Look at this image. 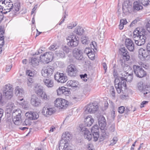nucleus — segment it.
Here are the masks:
<instances>
[{
  "mask_svg": "<svg viewBox=\"0 0 150 150\" xmlns=\"http://www.w3.org/2000/svg\"><path fill=\"white\" fill-rule=\"evenodd\" d=\"M133 73L129 74L127 71H124L121 74L122 76L116 77L114 81L115 85L117 92L120 93L127 89L126 82H131L133 78Z\"/></svg>",
  "mask_w": 150,
  "mask_h": 150,
  "instance_id": "nucleus-1",
  "label": "nucleus"
},
{
  "mask_svg": "<svg viewBox=\"0 0 150 150\" xmlns=\"http://www.w3.org/2000/svg\"><path fill=\"white\" fill-rule=\"evenodd\" d=\"M146 30L141 27L136 28L133 33V38L135 44L141 46L144 44L146 37L145 36Z\"/></svg>",
  "mask_w": 150,
  "mask_h": 150,
  "instance_id": "nucleus-2",
  "label": "nucleus"
},
{
  "mask_svg": "<svg viewBox=\"0 0 150 150\" xmlns=\"http://www.w3.org/2000/svg\"><path fill=\"white\" fill-rule=\"evenodd\" d=\"M41 61L44 64L48 63L52 61L54 58L53 53L51 52H47L40 57Z\"/></svg>",
  "mask_w": 150,
  "mask_h": 150,
  "instance_id": "nucleus-3",
  "label": "nucleus"
},
{
  "mask_svg": "<svg viewBox=\"0 0 150 150\" xmlns=\"http://www.w3.org/2000/svg\"><path fill=\"white\" fill-rule=\"evenodd\" d=\"M13 88L10 84L6 85L3 88V96L7 98V100L10 99L13 96Z\"/></svg>",
  "mask_w": 150,
  "mask_h": 150,
  "instance_id": "nucleus-4",
  "label": "nucleus"
},
{
  "mask_svg": "<svg viewBox=\"0 0 150 150\" xmlns=\"http://www.w3.org/2000/svg\"><path fill=\"white\" fill-rule=\"evenodd\" d=\"M67 40H69L67 43V45L69 46L74 47L78 45L79 39L76 35H73L69 36Z\"/></svg>",
  "mask_w": 150,
  "mask_h": 150,
  "instance_id": "nucleus-5",
  "label": "nucleus"
},
{
  "mask_svg": "<svg viewBox=\"0 0 150 150\" xmlns=\"http://www.w3.org/2000/svg\"><path fill=\"white\" fill-rule=\"evenodd\" d=\"M54 103L55 106L59 109H65L69 104L68 101L62 98L57 99Z\"/></svg>",
  "mask_w": 150,
  "mask_h": 150,
  "instance_id": "nucleus-6",
  "label": "nucleus"
},
{
  "mask_svg": "<svg viewBox=\"0 0 150 150\" xmlns=\"http://www.w3.org/2000/svg\"><path fill=\"white\" fill-rule=\"evenodd\" d=\"M133 71L136 76L142 78L146 76V73L141 66L135 65L133 66Z\"/></svg>",
  "mask_w": 150,
  "mask_h": 150,
  "instance_id": "nucleus-7",
  "label": "nucleus"
},
{
  "mask_svg": "<svg viewBox=\"0 0 150 150\" xmlns=\"http://www.w3.org/2000/svg\"><path fill=\"white\" fill-rule=\"evenodd\" d=\"M137 86L139 90L144 95L150 93V86L144 85L142 81L139 82Z\"/></svg>",
  "mask_w": 150,
  "mask_h": 150,
  "instance_id": "nucleus-8",
  "label": "nucleus"
},
{
  "mask_svg": "<svg viewBox=\"0 0 150 150\" xmlns=\"http://www.w3.org/2000/svg\"><path fill=\"white\" fill-rule=\"evenodd\" d=\"M139 57L142 61H147L149 58L150 55L146 50L142 48L139 50Z\"/></svg>",
  "mask_w": 150,
  "mask_h": 150,
  "instance_id": "nucleus-9",
  "label": "nucleus"
},
{
  "mask_svg": "<svg viewBox=\"0 0 150 150\" xmlns=\"http://www.w3.org/2000/svg\"><path fill=\"white\" fill-rule=\"evenodd\" d=\"M34 90L35 93L42 99L47 100V96L45 92L43 91V87L41 86L37 85L35 86Z\"/></svg>",
  "mask_w": 150,
  "mask_h": 150,
  "instance_id": "nucleus-10",
  "label": "nucleus"
},
{
  "mask_svg": "<svg viewBox=\"0 0 150 150\" xmlns=\"http://www.w3.org/2000/svg\"><path fill=\"white\" fill-rule=\"evenodd\" d=\"M54 69V67L53 66H47L42 70V75L45 77L50 76L53 74Z\"/></svg>",
  "mask_w": 150,
  "mask_h": 150,
  "instance_id": "nucleus-11",
  "label": "nucleus"
},
{
  "mask_svg": "<svg viewBox=\"0 0 150 150\" xmlns=\"http://www.w3.org/2000/svg\"><path fill=\"white\" fill-rule=\"evenodd\" d=\"M98 108V106L97 103L94 102L90 103L85 107V111H87L90 113H93L97 111Z\"/></svg>",
  "mask_w": 150,
  "mask_h": 150,
  "instance_id": "nucleus-12",
  "label": "nucleus"
},
{
  "mask_svg": "<svg viewBox=\"0 0 150 150\" xmlns=\"http://www.w3.org/2000/svg\"><path fill=\"white\" fill-rule=\"evenodd\" d=\"M55 79L61 83H64L67 80V77L63 73L57 72L54 76Z\"/></svg>",
  "mask_w": 150,
  "mask_h": 150,
  "instance_id": "nucleus-13",
  "label": "nucleus"
},
{
  "mask_svg": "<svg viewBox=\"0 0 150 150\" xmlns=\"http://www.w3.org/2000/svg\"><path fill=\"white\" fill-rule=\"evenodd\" d=\"M21 111L20 110L19 112L17 110H14L13 112L12 115H14V114L16 113V117H14L13 121L14 123L17 125H18L21 123Z\"/></svg>",
  "mask_w": 150,
  "mask_h": 150,
  "instance_id": "nucleus-14",
  "label": "nucleus"
},
{
  "mask_svg": "<svg viewBox=\"0 0 150 150\" xmlns=\"http://www.w3.org/2000/svg\"><path fill=\"white\" fill-rule=\"evenodd\" d=\"M55 111L56 110L54 108H50L45 106L43 108L42 113L45 116L48 117L52 115Z\"/></svg>",
  "mask_w": 150,
  "mask_h": 150,
  "instance_id": "nucleus-15",
  "label": "nucleus"
},
{
  "mask_svg": "<svg viewBox=\"0 0 150 150\" xmlns=\"http://www.w3.org/2000/svg\"><path fill=\"white\" fill-rule=\"evenodd\" d=\"M30 103L34 106L38 107L41 105V100L36 95H33L31 97Z\"/></svg>",
  "mask_w": 150,
  "mask_h": 150,
  "instance_id": "nucleus-16",
  "label": "nucleus"
},
{
  "mask_svg": "<svg viewBox=\"0 0 150 150\" xmlns=\"http://www.w3.org/2000/svg\"><path fill=\"white\" fill-rule=\"evenodd\" d=\"M99 127L102 130L106 129V122L105 117L102 115L100 116L98 119Z\"/></svg>",
  "mask_w": 150,
  "mask_h": 150,
  "instance_id": "nucleus-17",
  "label": "nucleus"
},
{
  "mask_svg": "<svg viewBox=\"0 0 150 150\" xmlns=\"http://www.w3.org/2000/svg\"><path fill=\"white\" fill-rule=\"evenodd\" d=\"M81 130L83 133L84 137L85 139L90 141L92 138V135L91 132L85 127L81 128Z\"/></svg>",
  "mask_w": 150,
  "mask_h": 150,
  "instance_id": "nucleus-18",
  "label": "nucleus"
},
{
  "mask_svg": "<svg viewBox=\"0 0 150 150\" xmlns=\"http://www.w3.org/2000/svg\"><path fill=\"white\" fill-rule=\"evenodd\" d=\"M67 71L68 75L71 77L75 76L77 73L76 69L73 65H70L68 67Z\"/></svg>",
  "mask_w": 150,
  "mask_h": 150,
  "instance_id": "nucleus-19",
  "label": "nucleus"
},
{
  "mask_svg": "<svg viewBox=\"0 0 150 150\" xmlns=\"http://www.w3.org/2000/svg\"><path fill=\"white\" fill-rule=\"evenodd\" d=\"M73 55L74 58L76 59L82 61L83 59L82 53L80 50L79 49H75L73 51Z\"/></svg>",
  "mask_w": 150,
  "mask_h": 150,
  "instance_id": "nucleus-20",
  "label": "nucleus"
},
{
  "mask_svg": "<svg viewBox=\"0 0 150 150\" xmlns=\"http://www.w3.org/2000/svg\"><path fill=\"white\" fill-rule=\"evenodd\" d=\"M125 45L127 49L130 51H133L134 50V44L131 39L129 38L126 39Z\"/></svg>",
  "mask_w": 150,
  "mask_h": 150,
  "instance_id": "nucleus-21",
  "label": "nucleus"
},
{
  "mask_svg": "<svg viewBox=\"0 0 150 150\" xmlns=\"http://www.w3.org/2000/svg\"><path fill=\"white\" fill-rule=\"evenodd\" d=\"M57 94L58 95H61L64 94L66 96H68L70 92L67 88L64 86L60 87L57 90Z\"/></svg>",
  "mask_w": 150,
  "mask_h": 150,
  "instance_id": "nucleus-22",
  "label": "nucleus"
},
{
  "mask_svg": "<svg viewBox=\"0 0 150 150\" xmlns=\"http://www.w3.org/2000/svg\"><path fill=\"white\" fill-rule=\"evenodd\" d=\"M4 26H0V46H3L4 45V36L3 35L5 33Z\"/></svg>",
  "mask_w": 150,
  "mask_h": 150,
  "instance_id": "nucleus-23",
  "label": "nucleus"
},
{
  "mask_svg": "<svg viewBox=\"0 0 150 150\" xmlns=\"http://www.w3.org/2000/svg\"><path fill=\"white\" fill-rule=\"evenodd\" d=\"M94 120L91 115H88L85 119V125L88 127H90L92 124Z\"/></svg>",
  "mask_w": 150,
  "mask_h": 150,
  "instance_id": "nucleus-24",
  "label": "nucleus"
},
{
  "mask_svg": "<svg viewBox=\"0 0 150 150\" xmlns=\"http://www.w3.org/2000/svg\"><path fill=\"white\" fill-rule=\"evenodd\" d=\"M71 135L69 132H66L62 134L61 140H63L64 142L66 141L68 143V141L71 139Z\"/></svg>",
  "mask_w": 150,
  "mask_h": 150,
  "instance_id": "nucleus-25",
  "label": "nucleus"
},
{
  "mask_svg": "<svg viewBox=\"0 0 150 150\" xmlns=\"http://www.w3.org/2000/svg\"><path fill=\"white\" fill-rule=\"evenodd\" d=\"M67 146L68 144L66 141V142H64L63 140L60 141L59 145V150H66Z\"/></svg>",
  "mask_w": 150,
  "mask_h": 150,
  "instance_id": "nucleus-26",
  "label": "nucleus"
},
{
  "mask_svg": "<svg viewBox=\"0 0 150 150\" xmlns=\"http://www.w3.org/2000/svg\"><path fill=\"white\" fill-rule=\"evenodd\" d=\"M43 81L45 85L48 88H51L53 86V81L51 79H44Z\"/></svg>",
  "mask_w": 150,
  "mask_h": 150,
  "instance_id": "nucleus-27",
  "label": "nucleus"
},
{
  "mask_svg": "<svg viewBox=\"0 0 150 150\" xmlns=\"http://www.w3.org/2000/svg\"><path fill=\"white\" fill-rule=\"evenodd\" d=\"M123 13L126 14V13L129 11L131 10V6L125 3L122 5Z\"/></svg>",
  "mask_w": 150,
  "mask_h": 150,
  "instance_id": "nucleus-28",
  "label": "nucleus"
},
{
  "mask_svg": "<svg viewBox=\"0 0 150 150\" xmlns=\"http://www.w3.org/2000/svg\"><path fill=\"white\" fill-rule=\"evenodd\" d=\"M84 32V30L83 28L80 26H77L74 31V33L80 35H82Z\"/></svg>",
  "mask_w": 150,
  "mask_h": 150,
  "instance_id": "nucleus-29",
  "label": "nucleus"
},
{
  "mask_svg": "<svg viewBox=\"0 0 150 150\" xmlns=\"http://www.w3.org/2000/svg\"><path fill=\"white\" fill-rule=\"evenodd\" d=\"M30 63L31 65L33 67L37 66L39 64V62L38 58L33 57L31 58Z\"/></svg>",
  "mask_w": 150,
  "mask_h": 150,
  "instance_id": "nucleus-30",
  "label": "nucleus"
},
{
  "mask_svg": "<svg viewBox=\"0 0 150 150\" xmlns=\"http://www.w3.org/2000/svg\"><path fill=\"white\" fill-rule=\"evenodd\" d=\"M78 84L77 81H76L69 80L67 83V86L76 87Z\"/></svg>",
  "mask_w": 150,
  "mask_h": 150,
  "instance_id": "nucleus-31",
  "label": "nucleus"
},
{
  "mask_svg": "<svg viewBox=\"0 0 150 150\" xmlns=\"http://www.w3.org/2000/svg\"><path fill=\"white\" fill-rule=\"evenodd\" d=\"M143 8V6L137 1H135L134 3L133 10L139 11L142 9Z\"/></svg>",
  "mask_w": 150,
  "mask_h": 150,
  "instance_id": "nucleus-32",
  "label": "nucleus"
},
{
  "mask_svg": "<svg viewBox=\"0 0 150 150\" xmlns=\"http://www.w3.org/2000/svg\"><path fill=\"white\" fill-rule=\"evenodd\" d=\"M15 91V94L19 96H22L24 92L23 89L22 88H20L18 86H17L16 88Z\"/></svg>",
  "mask_w": 150,
  "mask_h": 150,
  "instance_id": "nucleus-33",
  "label": "nucleus"
},
{
  "mask_svg": "<svg viewBox=\"0 0 150 150\" xmlns=\"http://www.w3.org/2000/svg\"><path fill=\"white\" fill-rule=\"evenodd\" d=\"M6 6L5 8H4L5 11L6 10H8L9 11H10L12 9H13V5L12 2H8L6 1Z\"/></svg>",
  "mask_w": 150,
  "mask_h": 150,
  "instance_id": "nucleus-34",
  "label": "nucleus"
},
{
  "mask_svg": "<svg viewBox=\"0 0 150 150\" xmlns=\"http://www.w3.org/2000/svg\"><path fill=\"white\" fill-rule=\"evenodd\" d=\"M81 41L83 44L84 45L88 44L90 42V40L88 37L83 36L81 38Z\"/></svg>",
  "mask_w": 150,
  "mask_h": 150,
  "instance_id": "nucleus-35",
  "label": "nucleus"
},
{
  "mask_svg": "<svg viewBox=\"0 0 150 150\" xmlns=\"http://www.w3.org/2000/svg\"><path fill=\"white\" fill-rule=\"evenodd\" d=\"M94 133H91L93 135V138L94 139V141L95 142L97 141L98 138L99 137V130L96 131V130H94Z\"/></svg>",
  "mask_w": 150,
  "mask_h": 150,
  "instance_id": "nucleus-36",
  "label": "nucleus"
},
{
  "mask_svg": "<svg viewBox=\"0 0 150 150\" xmlns=\"http://www.w3.org/2000/svg\"><path fill=\"white\" fill-rule=\"evenodd\" d=\"M55 54L58 57L60 58H64L65 57V53L62 51H56Z\"/></svg>",
  "mask_w": 150,
  "mask_h": 150,
  "instance_id": "nucleus-37",
  "label": "nucleus"
},
{
  "mask_svg": "<svg viewBox=\"0 0 150 150\" xmlns=\"http://www.w3.org/2000/svg\"><path fill=\"white\" fill-rule=\"evenodd\" d=\"M122 54L124 60L128 61L129 59L130 56L129 53L127 51L126 52H124V53H122Z\"/></svg>",
  "mask_w": 150,
  "mask_h": 150,
  "instance_id": "nucleus-38",
  "label": "nucleus"
},
{
  "mask_svg": "<svg viewBox=\"0 0 150 150\" xmlns=\"http://www.w3.org/2000/svg\"><path fill=\"white\" fill-rule=\"evenodd\" d=\"M94 51V50L93 49H92L91 51L89 53L88 52V53L87 54L89 58L92 60L94 59L95 57V55L93 52Z\"/></svg>",
  "mask_w": 150,
  "mask_h": 150,
  "instance_id": "nucleus-39",
  "label": "nucleus"
},
{
  "mask_svg": "<svg viewBox=\"0 0 150 150\" xmlns=\"http://www.w3.org/2000/svg\"><path fill=\"white\" fill-rule=\"evenodd\" d=\"M20 6V4L19 3L17 2L14 4L13 9L14 11L15 10V11H14L15 12H16L19 11Z\"/></svg>",
  "mask_w": 150,
  "mask_h": 150,
  "instance_id": "nucleus-40",
  "label": "nucleus"
},
{
  "mask_svg": "<svg viewBox=\"0 0 150 150\" xmlns=\"http://www.w3.org/2000/svg\"><path fill=\"white\" fill-rule=\"evenodd\" d=\"M32 120H33L27 117V118L25 120L24 122V125H31L32 123Z\"/></svg>",
  "mask_w": 150,
  "mask_h": 150,
  "instance_id": "nucleus-41",
  "label": "nucleus"
},
{
  "mask_svg": "<svg viewBox=\"0 0 150 150\" xmlns=\"http://www.w3.org/2000/svg\"><path fill=\"white\" fill-rule=\"evenodd\" d=\"M59 47L57 45L55 44L52 45L49 47V50L54 51L57 49Z\"/></svg>",
  "mask_w": 150,
  "mask_h": 150,
  "instance_id": "nucleus-42",
  "label": "nucleus"
},
{
  "mask_svg": "<svg viewBox=\"0 0 150 150\" xmlns=\"http://www.w3.org/2000/svg\"><path fill=\"white\" fill-rule=\"evenodd\" d=\"M139 1L144 6H147L149 4V0H139Z\"/></svg>",
  "mask_w": 150,
  "mask_h": 150,
  "instance_id": "nucleus-43",
  "label": "nucleus"
},
{
  "mask_svg": "<svg viewBox=\"0 0 150 150\" xmlns=\"http://www.w3.org/2000/svg\"><path fill=\"white\" fill-rule=\"evenodd\" d=\"M7 99L1 93H0V104H2L5 101V100Z\"/></svg>",
  "mask_w": 150,
  "mask_h": 150,
  "instance_id": "nucleus-44",
  "label": "nucleus"
},
{
  "mask_svg": "<svg viewBox=\"0 0 150 150\" xmlns=\"http://www.w3.org/2000/svg\"><path fill=\"white\" fill-rule=\"evenodd\" d=\"M33 112L31 111L26 112L25 114V115L26 117L32 120Z\"/></svg>",
  "mask_w": 150,
  "mask_h": 150,
  "instance_id": "nucleus-45",
  "label": "nucleus"
},
{
  "mask_svg": "<svg viewBox=\"0 0 150 150\" xmlns=\"http://www.w3.org/2000/svg\"><path fill=\"white\" fill-rule=\"evenodd\" d=\"M117 141V137H114L112 139L110 143L109 144V146H113L115 144Z\"/></svg>",
  "mask_w": 150,
  "mask_h": 150,
  "instance_id": "nucleus-46",
  "label": "nucleus"
},
{
  "mask_svg": "<svg viewBox=\"0 0 150 150\" xmlns=\"http://www.w3.org/2000/svg\"><path fill=\"white\" fill-rule=\"evenodd\" d=\"M118 112L120 114L124 112L125 110V107L123 106H121L118 108Z\"/></svg>",
  "mask_w": 150,
  "mask_h": 150,
  "instance_id": "nucleus-47",
  "label": "nucleus"
},
{
  "mask_svg": "<svg viewBox=\"0 0 150 150\" xmlns=\"http://www.w3.org/2000/svg\"><path fill=\"white\" fill-rule=\"evenodd\" d=\"M32 120H35L37 119L39 117V115L37 113L35 112H33Z\"/></svg>",
  "mask_w": 150,
  "mask_h": 150,
  "instance_id": "nucleus-48",
  "label": "nucleus"
},
{
  "mask_svg": "<svg viewBox=\"0 0 150 150\" xmlns=\"http://www.w3.org/2000/svg\"><path fill=\"white\" fill-rule=\"evenodd\" d=\"M33 82V81L32 79V78H29L28 79V81L27 82L28 86L30 87H32Z\"/></svg>",
  "mask_w": 150,
  "mask_h": 150,
  "instance_id": "nucleus-49",
  "label": "nucleus"
},
{
  "mask_svg": "<svg viewBox=\"0 0 150 150\" xmlns=\"http://www.w3.org/2000/svg\"><path fill=\"white\" fill-rule=\"evenodd\" d=\"M110 92L112 96L114 97H115V92L113 86H112L110 87Z\"/></svg>",
  "mask_w": 150,
  "mask_h": 150,
  "instance_id": "nucleus-50",
  "label": "nucleus"
},
{
  "mask_svg": "<svg viewBox=\"0 0 150 150\" xmlns=\"http://www.w3.org/2000/svg\"><path fill=\"white\" fill-rule=\"evenodd\" d=\"M104 132H103L101 134V136L103 137V139H104L106 138H108L109 136V133H107L105 131V129L103 130Z\"/></svg>",
  "mask_w": 150,
  "mask_h": 150,
  "instance_id": "nucleus-51",
  "label": "nucleus"
},
{
  "mask_svg": "<svg viewBox=\"0 0 150 150\" xmlns=\"http://www.w3.org/2000/svg\"><path fill=\"white\" fill-rule=\"evenodd\" d=\"M87 74H81L80 75L81 78L85 82L87 80Z\"/></svg>",
  "mask_w": 150,
  "mask_h": 150,
  "instance_id": "nucleus-52",
  "label": "nucleus"
},
{
  "mask_svg": "<svg viewBox=\"0 0 150 150\" xmlns=\"http://www.w3.org/2000/svg\"><path fill=\"white\" fill-rule=\"evenodd\" d=\"M26 74L30 77H32L34 76V73L30 70H27L26 71Z\"/></svg>",
  "mask_w": 150,
  "mask_h": 150,
  "instance_id": "nucleus-53",
  "label": "nucleus"
},
{
  "mask_svg": "<svg viewBox=\"0 0 150 150\" xmlns=\"http://www.w3.org/2000/svg\"><path fill=\"white\" fill-rule=\"evenodd\" d=\"M63 50L67 53L69 52V49L68 46H63L62 47Z\"/></svg>",
  "mask_w": 150,
  "mask_h": 150,
  "instance_id": "nucleus-54",
  "label": "nucleus"
},
{
  "mask_svg": "<svg viewBox=\"0 0 150 150\" xmlns=\"http://www.w3.org/2000/svg\"><path fill=\"white\" fill-rule=\"evenodd\" d=\"M91 133H94V132H93L95 131L94 130L98 131L99 130L98 125H95L91 128Z\"/></svg>",
  "mask_w": 150,
  "mask_h": 150,
  "instance_id": "nucleus-55",
  "label": "nucleus"
},
{
  "mask_svg": "<svg viewBox=\"0 0 150 150\" xmlns=\"http://www.w3.org/2000/svg\"><path fill=\"white\" fill-rule=\"evenodd\" d=\"M136 110V108H134V110H130L127 107H126V109H125V113L126 114H128V113H129V112L131 111H133V112H134Z\"/></svg>",
  "mask_w": 150,
  "mask_h": 150,
  "instance_id": "nucleus-56",
  "label": "nucleus"
},
{
  "mask_svg": "<svg viewBox=\"0 0 150 150\" xmlns=\"http://www.w3.org/2000/svg\"><path fill=\"white\" fill-rule=\"evenodd\" d=\"M146 28L147 30L150 33V20L148 22L146 25Z\"/></svg>",
  "mask_w": 150,
  "mask_h": 150,
  "instance_id": "nucleus-57",
  "label": "nucleus"
},
{
  "mask_svg": "<svg viewBox=\"0 0 150 150\" xmlns=\"http://www.w3.org/2000/svg\"><path fill=\"white\" fill-rule=\"evenodd\" d=\"M92 49L90 47H86L84 51V53H86L87 55L88 54V52L89 53Z\"/></svg>",
  "mask_w": 150,
  "mask_h": 150,
  "instance_id": "nucleus-58",
  "label": "nucleus"
},
{
  "mask_svg": "<svg viewBox=\"0 0 150 150\" xmlns=\"http://www.w3.org/2000/svg\"><path fill=\"white\" fill-rule=\"evenodd\" d=\"M127 23V21L126 19H122L120 20V23L122 24V25L126 24Z\"/></svg>",
  "mask_w": 150,
  "mask_h": 150,
  "instance_id": "nucleus-59",
  "label": "nucleus"
},
{
  "mask_svg": "<svg viewBox=\"0 0 150 150\" xmlns=\"http://www.w3.org/2000/svg\"><path fill=\"white\" fill-rule=\"evenodd\" d=\"M4 7L3 6L0 5V12H1L3 14H6L7 13V11H6L4 12Z\"/></svg>",
  "mask_w": 150,
  "mask_h": 150,
  "instance_id": "nucleus-60",
  "label": "nucleus"
},
{
  "mask_svg": "<svg viewBox=\"0 0 150 150\" xmlns=\"http://www.w3.org/2000/svg\"><path fill=\"white\" fill-rule=\"evenodd\" d=\"M109 130L111 132H114L115 129V126L113 125H112L109 128Z\"/></svg>",
  "mask_w": 150,
  "mask_h": 150,
  "instance_id": "nucleus-61",
  "label": "nucleus"
},
{
  "mask_svg": "<svg viewBox=\"0 0 150 150\" xmlns=\"http://www.w3.org/2000/svg\"><path fill=\"white\" fill-rule=\"evenodd\" d=\"M120 50L122 54L124 53V52H125L127 51V50L124 47H121L120 49Z\"/></svg>",
  "mask_w": 150,
  "mask_h": 150,
  "instance_id": "nucleus-62",
  "label": "nucleus"
},
{
  "mask_svg": "<svg viewBox=\"0 0 150 150\" xmlns=\"http://www.w3.org/2000/svg\"><path fill=\"white\" fill-rule=\"evenodd\" d=\"M11 66L7 65L6 66V71L7 72L9 71L11 69Z\"/></svg>",
  "mask_w": 150,
  "mask_h": 150,
  "instance_id": "nucleus-63",
  "label": "nucleus"
},
{
  "mask_svg": "<svg viewBox=\"0 0 150 150\" xmlns=\"http://www.w3.org/2000/svg\"><path fill=\"white\" fill-rule=\"evenodd\" d=\"M137 20H135L133 21L132 23L130 24V27H132L134 25L137 23Z\"/></svg>",
  "mask_w": 150,
  "mask_h": 150,
  "instance_id": "nucleus-64",
  "label": "nucleus"
}]
</instances>
